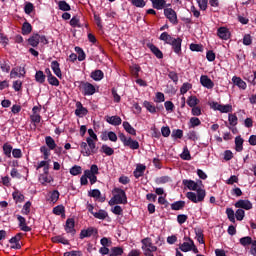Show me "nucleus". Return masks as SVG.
Listing matches in <instances>:
<instances>
[{"mask_svg":"<svg viewBox=\"0 0 256 256\" xmlns=\"http://www.w3.org/2000/svg\"><path fill=\"white\" fill-rule=\"evenodd\" d=\"M183 185L190 191H196V193H186V197L189 201H192V203H203V201H205L207 192L203 189V181L199 180L198 182H195L193 180H183Z\"/></svg>","mask_w":256,"mask_h":256,"instance_id":"obj_1","label":"nucleus"},{"mask_svg":"<svg viewBox=\"0 0 256 256\" xmlns=\"http://www.w3.org/2000/svg\"><path fill=\"white\" fill-rule=\"evenodd\" d=\"M113 197L109 201V205H127V194L121 188H114L112 191Z\"/></svg>","mask_w":256,"mask_h":256,"instance_id":"obj_2","label":"nucleus"},{"mask_svg":"<svg viewBox=\"0 0 256 256\" xmlns=\"http://www.w3.org/2000/svg\"><path fill=\"white\" fill-rule=\"evenodd\" d=\"M80 149L84 157H89L91 155H94V153H97V140L87 138L86 142H82L80 144Z\"/></svg>","mask_w":256,"mask_h":256,"instance_id":"obj_3","label":"nucleus"},{"mask_svg":"<svg viewBox=\"0 0 256 256\" xmlns=\"http://www.w3.org/2000/svg\"><path fill=\"white\" fill-rule=\"evenodd\" d=\"M179 249L183 251V253H189V251H193V253H199V249L195 246V242L189 237H184V242L180 244Z\"/></svg>","mask_w":256,"mask_h":256,"instance_id":"obj_4","label":"nucleus"},{"mask_svg":"<svg viewBox=\"0 0 256 256\" xmlns=\"http://www.w3.org/2000/svg\"><path fill=\"white\" fill-rule=\"evenodd\" d=\"M142 250L145 256H154L153 253L157 251V246L153 245L151 238H144L142 241Z\"/></svg>","mask_w":256,"mask_h":256,"instance_id":"obj_5","label":"nucleus"},{"mask_svg":"<svg viewBox=\"0 0 256 256\" xmlns=\"http://www.w3.org/2000/svg\"><path fill=\"white\" fill-rule=\"evenodd\" d=\"M119 139L123 143L124 147H129L130 149H139V142L137 140H132L131 137L125 136V134L120 133Z\"/></svg>","mask_w":256,"mask_h":256,"instance_id":"obj_6","label":"nucleus"},{"mask_svg":"<svg viewBox=\"0 0 256 256\" xmlns=\"http://www.w3.org/2000/svg\"><path fill=\"white\" fill-rule=\"evenodd\" d=\"M211 107L214 111H220V113H232L233 112V105L231 104H219L218 102H213Z\"/></svg>","mask_w":256,"mask_h":256,"instance_id":"obj_7","label":"nucleus"},{"mask_svg":"<svg viewBox=\"0 0 256 256\" xmlns=\"http://www.w3.org/2000/svg\"><path fill=\"white\" fill-rule=\"evenodd\" d=\"M164 15L165 17L172 23L173 25H177V12L173 10L172 8H166L164 9Z\"/></svg>","mask_w":256,"mask_h":256,"instance_id":"obj_8","label":"nucleus"},{"mask_svg":"<svg viewBox=\"0 0 256 256\" xmlns=\"http://www.w3.org/2000/svg\"><path fill=\"white\" fill-rule=\"evenodd\" d=\"M80 87L84 95H95V86L89 82H81Z\"/></svg>","mask_w":256,"mask_h":256,"instance_id":"obj_9","label":"nucleus"},{"mask_svg":"<svg viewBox=\"0 0 256 256\" xmlns=\"http://www.w3.org/2000/svg\"><path fill=\"white\" fill-rule=\"evenodd\" d=\"M237 209H245V211H251L253 209V203L249 200H238L235 203Z\"/></svg>","mask_w":256,"mask_h":256,"instance_id":"obj_10","label":"nucleus"},{"mask_svg":"<svg viewBox=\"0 0 256 256\" xmlns=\"http://www.w3.org/2000/svg\"><path fill=\"white\" fill-rule=\"evenodd\" d=\"M181 43H183V40L181 38H174L172 40V43H170L174 53L176 55H181Z\"/></svg>","mask_w":256,"mask_h":256,"instance_id":"obj_11","label":"nucleus"},{"mask_svg":"<svg viewBox=\"0 0 256 256\" xmlns=\"http://www.w3.org/2000/svg\"><path fill=\"white\" fill-rule=\"evenodd\" d=\"M200 83L206 89H213V87H215V83H213L211 81V79L209 78V76H207V75H202L200 77Z\"/></svg>","mask_w":256,"mask_h":256,"instance_id":"obj_12","label":"nucleus"},{"mask_svg":"<svg viewBox=\"0 0 256 256\" xmlns=\"http://www.w3.org/2000/svg\"><path fill=\"white\" fill-rule=\"evenodd\" d=\"M93 235H97V229L93 227H89L87 229L81 230L80 239H85L87 237H93Z\"/></svg>","mask_w":256,"mask_h":256,"instance_id":"obj_13","label":"nucleus"},{"mask_svg":"<svg viewBox=\"0 0 256 256\" xmlns=\"http://www.w3.org/2000/svg\"><path fill=\"white\" fill-rule=\"evenodd\" d=\"M217 35L220 39L227 41L231 37V32L226 27H220L217 30Z\"/></svg>","mask_w":256,"mask_h":256,"instance_id":"obj_14","label":"nucleus"},{"mask_svg":"<svg viewBox=\"0 0 256 256\" xmlns=\"http://www.w3.org/2000/svg\"><path fill=\"white\" fill-rule=\"evenodd\" d=\"M51 69H52L54 75H56V77H58V79H62L63 73L61 72V67H60L58 61L54 60L51 62Z\"/></svg>","mask_w":256,"mask_h":256,"instance_id":"obj_15","label":"nucleus"},{"mask_svg":"<svg viewBox=\"0 0 256 256\" xmlns=\"http://www.w3.org/2000/svg\"><path fill=\"white\" fill-rule=\"evenodd\" d=\"M87 113H89L87 108L83 107V104H81V102H77L75 115H77V117H85V115H87Z\"/></svg>","mask_w":256,"mask_h":256,"instance_id":"obj_16","label":"nucleus"},{"mask_svg":"<svg viewBox=\"0 0 256 256\" xmlns=\"http://www.w3.org/2000/svg\"><path fill=\"white\" fill-rule=\"evenodd\" d=\"M232 82L238 87L239 89H242L245 91L247 89V83L241 79V77L234 76L232 77Z\"/></svg>","mask_w":256,"mask_h":256,"instance_id":"obj_17","label":"nucleus"},{"mask_svg":"<svg viewBox=\"0 0 256 256\" xmlns=\"http://www.w3.org/2000/svg\"><path fill=\"white\" fill-rule=\"evenodd\" d=\"M17 219L19 221V227L21 231H25L26 233H28V231H31V227L27 226V220L25 219V217L18 215Z\"/></svg>","mask_w":256,"mask_h":256,"instance_id":"obj_18","label":"nucleus"},{"mask_svg":"<svg viewBox=\"0 0 256 256\" xmlns=\"http://www.w3.org/2000/svg\"><path fill=\"white\" fill-rule=\"evenodd\" d=\"M65 231L66 233H75V220L73 218L66 220Z\"/></svg>","mask_w":256,"mask_h":256,"instance_id":"obj_19","label":"nucleus"},{"mask_svg":"<svg viewBox=\"0 0 256 256\" xmlns=\"http://www.w3.org/2000/svg\"><path fill=\"white\" fill-rule=\"evenodd\" d=\"M39 182L41 185H47V183H53V177L49 176V173H43L39 175Z\"/></svg>","mask_w":256,"mask_h":256,"instance_id":"obj_20","label":"nucleus"},{"mask_svg":"<svg viewBox=\"0 0 256 256\" xmlns=\"http://www.w3.org/2000/svg\"><path fill=\"white\" fill-rule=\"evenodd\" d=\"M106 121L107 123H109L110 125H114L115 127H117V125H121V117L119 116H106Z\"/></svg>","mask_w":256,"mask_h":256,"instance_id":"obj_21","label":"nucleus"},{"mask_svg":"<svg viewBox=\"0 0 256 256\" xmlns=\"http://www.w3.org/2000/svg\"><path fill=\"white\" fill-rule=\"evenodd\" d=\"M147 47L150 49V51L157 57V59H163V52L157 46L153 44H148Z\"/></svg>","mask_w":256,"mask_h":256,"instance_id":"obj_22","label":"nucleus"},{"mask_svg":"<svg viewBox=\"0 0 256 256\" xmlns=\"http://www.w3.org/2000/svg\"><path fill=\"white\" fill-rule=\"evenodd\" d=\"M39 169H43L44 173H49V160L38 162L36 165V171H39Z\"/></svg>","mask_w":256,"mask_h":256,"instance_id":"obj_23","label":"nucleus"},{"mask_svg":"<svg viewBox=\"0 0 256 256\" xmlns=\"http://www.w3.org/2000/svg\"><path fill=\"white\" fill-rule=\"evenodd\" d=\"M154 9H165L167 2L165 0H150Z\"/></svg>","mask_w":256,"mask_h":256,"instance_id":"obj_24","label":"nucleus"},{"mask_svg":"<svg viewBox=\"0 0 256 256\" xmlns=\"http://www.w3.org/2000/svg\"><path fill=\"white\" fill-rule=\"evenodd\" d=\"M160 41H164V43H166L167 45H171L172 41L175 39L173 36H171V34L167 33V32H163L160 37H159Z\"/></svg>","mask_w":256,"mask_h":256,"instance_id":"obj_25","label":"nucleus"},{"mask_svg":"<svg viewBox=\"0 0 256 256\" xmlns=\"http://www.w3.org/2000/svg\"><path fill=\"white\" fill-rule=\"evenodd\" d=\"M145 165L140 164L137 165L136 169L134 170V177H136V179H139V177H143V174L145 173Z\"/></svg>","mask_w":256,"mask_h":256,"instance_id":"obj_26","label":"nucleus"},{"mask_svg":"<svg viewBox=\"0 0 256 256\" xmlns=\"http://www.w3.org/2000/svg\"><path fill=\"white\" fill-rule=\"evenodd\" d=\"M90 77L94 81H101L105 77V74L101 70H95L91 73Z\"/></svg>","mask_w":256,"mask_h":256,"instance_id":"obj_27","label":"nucleus"},{"mask_svg":"<svg viewBox=\"0 0 256 256\" xmlns=\"http://www.w3.org/2000/svg\"><path fill=\"white\" fill-rule=\"evenodd\" d=\"M39 39H41V35L34 34L28 39V43L31 47H37L39 45Z\"/></svg>","mask_w":256,"mask_h":256,"instance_id":"obj_28","label":"nucleus"},{"mask_svg":"<svg viewBox=\"0 0 256 256\" xmlns=\"http://www.w3.org/2000/svg\"><path fill=\"white\" fill-rule=\"evenodd\" d=\"M12 196L16 203H23L25 201V196L19 190L14 191Z\"/></svg>","mask_w":256,"mask_h":256,"instance_id":"obj_29","label":"nucleus"},{"mask_svg":"<svg viewBox=\"0 0 256 256\" xmlns=\"http://www.w3.org/2000/svg\"><path fill=\"white\" fill-rule=\"evenodd\" d=\"M123 128L127 133H129V135H137V131L133 126H131V124H129V122H123Z\"/></svg>","mask_w":256,"mask_h":256,"instance_id":"obj_30","label":"nucleus"},{"mask_svg":"<svg viewBox=\"0 0 256 256\" xmlns=\"http://www.w3.org/2000/svg\"><path fill=\"white\" fill-rule=\"evenodd\" d=\"M123 253H124L123 248L119 247V246L112 247L110 249V256H121V255H123Z\"/></svg>","mask_w":256,"mask_h":256,"instance_id":"obj_31","label":"nucleus"},{"mask_svg":"<svg viewBox=\"0 0 256 256\" xmlns=\"http://www.w3.org/2000/svg\"><path fill=\"white\" fill-rule=\"evenodd\" d=\"M93 216L95 217V219L105 220L107 219L109 214L105 210H99L98 212L93 213Z\"/></svg>","mask_w":256,"mask_h":256,"instance_id":"obj_32","label":"nucleus"},{"mask_svg":"<svg viewBox=\"0 0 256 256\" xmlns=\"http://www.w3.org/2000/svg\"><path fill=\"white\" fill-rule=\"evenodd\" d=\"M3 153L6 157L11 158V153H13V146L9 143L3 145Z\"/></svg>","mask_w":256,"mask_h":256,"instance_id":"obj_33","label":"nucleus"},{"mask_svg":"<svg viewBox=\"0 0 256 256\" xmlns=\"http://www.w3.org/2000/svg\"><path fill=\"white\" fill-rule=\"evenodd\" d=\"M101 151H102V153H104L108 157H111V155H113L115 153V150L113 148L109 147L106 144L102 145Z\"/></svg>","mask_w":256,"mask_h":256,"instance_id":"obj_34","label":"nucleus"},{"mask_svg":"<svg viewBox=\"0 0 256 256\" xmlns=\"http://www.w3.org/2000/svg\"><path fill=\"white\" fill-rule=\"evenodd\" d=\"M243 138L241 136H238L235 138V146H236V151L240 153V151H243Z\"/></svg>","mask_w":256,"mask_h":256,"instance_id":"obj_35","label":"nucleus"},{"mask_svg":"<svg viewBox=\"0 0 256 256\" xmlns=\"http://www.w3.org/2000/svg\"><path fill=\"white\" fill-rule=\"evenodd\" d=\"M33 31V27L29 22H24L22 25V34L23 35H29Z\"/></svg>","mask_w":256,"mask_h":256,"instance_id":"obj_36","label":"nucleus"},{"mask_svg":"<svg viewBox=\"0 0 256 256\" xmlns=\"http://www.w3.org/2000/svg\"><path fill=\"white\" fill-rule=\"evenodd\" d=\"M185 207V201H177L171 204V209L173 211H181Z\"/></svg>","mask_w":256,"mask_h":256,"instance_id":"obj_37","label":"nucleus"},{"mask_svg":"<svg viewBox=\"0 0 256 256\" xmlns=\"http://www.w3.org/2000/svg\"><path fill=\"white\" fill-rule=\"evenodd\" d=\"M85 175H99V167L94 164L90 167V170L84 171Z\"/></svg>","mask_w":256,"mask_h":256,"instance_id":"obj_38","label":"nucleus"},{"mask_svg":"<svg viewBox=\"0 0 256 256\" xmlns=\"http://www.w3.org/2000/svg\"><path fill=\"white\" fill-rule=\"evenodd\" d=\"M187 105H189L191 108L197 107V105H199V100L196 96H190L187 99Z\"/></svg>","mask_w":256,"mask_h":256,"instance_id":"obj_39","label":"nucleus"},{"mask_svg":"<svg viewBox=\"0 0 256 256\" xmlns=\"http://www.w3.org/2000/svg\"><path fill=\"white\" fill-rule=\"evenodd\" d=\"M45 141H46L47 147H49V149H51L52 151H53V149H55V147H57L55 140L51 136H47L45 138Z\"/></svg>","mask_w":256,"mask_h":256,"instance_id":"obj_40","label":"nucleus"},{"mask_svg":"<svg viewBox=\"0 0 256 256\" xmlns=\"http://www.w3.org/2000/svg\"><path fill=\"white\" fill-rule=\"evenodd\" d=\"M58 7L60 11H71V6L65 0L59 1Z\"/></svg>","mask_w":256,"mask_h":256,"instance_id":"obj_41","label":"nucleus"},{"mask_svg":"<svg viewBox=\"0 0 256 256\" xmlns=\"http://www.w3.org/2000/svg\"><path fill=\"white\" fill-rule=\"evenodd\" d=\"M35 80L37 81V83H45V74L43 73V71H37L35 74Z\"/></svg>","mask_w":256,"mask_h":256,"instance_id":"obj_42","label":"nucleus"},{"mask_svg":"<svg viewBox=\"0 0 256 256\" xmlns=\"http://www.w3.org/2000/svg\"><path fill=\"white\" fill-rule=\"evenodd\" d=\"M81 173H83L81 166L75 165L70 169V174L73 176L81 175Z\"/></svg>","mask_w":256,"mask_h":256,"instance_id":"obj_43","label":"nucleus"},{"mask_svg":"<svg viewBox=\"0 0 256 256\" xmlns=\"http://www.w3.org/2000/svg\"><path fill=\"white\" fill-rule=\"evenodd\" d=\"M228 122H229V125H231V127L237 126V123H238L237 115L236 114H229L228 115Z\"/></svg>","mask_w":256,"mask_h":256,"instance_id":"obj_44","label":"nucleus"},{"mask_svg":"<svg viewBox=\"0 0 256 256\" xmlns=\"http://www.w3.org/2000/svg\"><path fill=\"white\" fill-rule=\"evenodd\" d=\"M143 105L149 113H157V108H155V105L151 104V102L144 101Z\"/></svg>","mask_w":256,"mask_h":256,"instance_id":"obj_45","label":"nucleus"},{"mask_svg":"<svg viewBox=\"0 0 256 256\" xmlns=\"http://www.w3.org/2000/svg\"><path fill=\"white\" fill-rule=\"evenodd\" d=\"M53 243H62V245H69V240L61 236H55L52 238Z\"/></svg>","mask_w":256,"mask_h":256,"instance_id":"obj_46","label":"nucleus"},{"mask_svg":"<svg viewBox=\"0 0 256 256\" xmlns=\"http://www.w3.org/2000/svg\"><path fill=\"white\" fill-rule=\"evenodd\" d=\"M192 87H193V85H191V83H189V82L184 83L180 88L181 95H185V93H187V91L191 90Z\"/></svg>","mask_w":256,"mask_h":256,"instance_id":"obj_47","label":"nucleus"},{"mask_svg":"<svg viewBox=\"0 0 256 256\" xmlns=\"http://www.w3.org/2000/svg\"><path fill=\"white\" fill-rule=\"evenodd\" d=\"M226 215L231 223H235V211H233V208H227Z\"/></svg>","mask_w":256,"mask_h":256,"instance_id":"obj_48","label":"nucleus"},{"mask_svg":"<svg viewBox=\"0 0 256 256\" xmlns=\"http://www.w3.org/2000/svg\"><path fill=\"white\" fill-rule=\"evenodd\" d=\"M199 125H201V120H199V118L197 117L190 118V121H189L190 127L195 128V127H199Z\"/></svg>","mask_w":256,"mask_h":256,"instance_id":"obj_49","label":"nucleus"},{"mask_svg":"<svg viewBox=\"0 0 256 256\" xmlns=\"http://www.w3.org/2000/svg\"><path fill=\"white\" fill-rule=\"evenodd\" d=\"M180 157L184 161H191V153L189 152V149L184 148V151L181 153Z\"/></svg>","mask_w":256,"mask_h":256,"instance_id":"obj_50","label":"nucleus"},{"mask_svg":"<svg viewBox=\"0 0 256 256\" xmlns=\"http://www.w3.org/2000/svg\"><path fill=\"white\" fill-rule=\"evenodd\" d=\"M131 3H132V5H134V7H138L140 9H143V7H145V5H147L145 0H131Z\"/></svg>","mask_w":256,"mask_h":256,"instance_id":"obj_51","label":"nucleus"},{"mask_svg":"<svg viewBox=\"0 0 256 256\" xmlns=\"http://www.w3.org/2000/svg\"><path fill=\"white\" fill-rule=\"evenodd\" d=\"M35 9V6H33V3L28 2L25 4L24 11L26 15H31L33 13V10Z\"/></svg>","mask_w":256,"mask_h":256,"instance_id":"obj_52","label":"nucleus"},{"mask_svg":"<svg viewBox=\"0 0 256 256\" xmlns=\"http://www.w3.org/2000/svg\"><path fill=\"white\" fill-rule=\"evenodd\" d=\"M31 213V202H26L22 208L23 215H29Z\"/></svg>","mask_w":256,"mask_h":256,"instance_id":"obj_53","label":"nucleus"},{"mask_svg":"<svg viewBox=\"0 0 256 256\" xmlns=\"http://www.w3.org/2000/svg\"><path fill=\"white\" fill-rule=\"evenodd\" d=\"M235 217L237 221H243V219L245 218V210L238 209L235 213Z\"/></svg>","mask_w":256,"mask_h":256,"instance_id":"obj_54","label":"nucleus"},{"mask_svg":"<svg viewBox=\"0 0 256 256\" xmlns=\"http://www.w3.org/2000/svg\"><path fill=\"white\" fill-rule=\"evenodd\" d=\"M59 191L54 190L50 194V201L51 203H55L56 201H59Z\"/></svg>","mask_w":256,"mask_h":256,"instance_id":"obj_55","label":"nucleus"},{"mask_svg":"<svg viewBox=\"0 0 256 256\" xmlns=\"http://www.w3.org/2000/svg\"><path fill=\"white\" fill-rule=\"evenodd\" d=\"M54 215H63L65 213V207L59 205L53 208Z\"/></svg>","mask_w":256,"mask_h":256,"instance_id":"obj_56","label":"nucleus"},{"mask_svg":"<svg viewBox=\"0 0 256 256\" xmlns=\"http://www.w3.org/2000/svg\"><path fill=\"white\" fill-rule=\"evenodd\" d=\"M48 83L54 87H59V79L53 75L48 78Z\"/></svg>","mask_w":256,"mask_h":256,"instance_id":"obj_57","label":"nucleus"},{"mask_svg":"<svg viewBox=\"0 0 256 256\" xmlns=\"http://www.w3.org/2000/svg\"><path fill=\"white\" fill-rule=\"evenodd\" d=\"M240 243L243 245V247H246V245H251L252 239L251 237L246 236L240 239Z\"/></svg>","mask_w":256,"mask_h":256,"instance_id":"obj_58","label":"nucleus"},{"mask_svg":"<svg viewBox=\"0 0 256 256\" xmlns=\"http://www.w3.org/2000/svg\"><path fill=\"white\" fill-rule=\"evenodd\" d=\"M88 195L90 197H94L95 199H99V197H101V191H99L98 189H94L88 192Z\"/></svg>","mask_w":256,"mask_h":256,"instance_id":"obj_59","label":"nucleus"},{"mask_svg":"<svg viewBox=\"0 0 256 256\" xmlns=\"http://www.w3.org/2000/svg\"><path fill=\"white\" fill-rule=\"evenodd\" d=\"M172 137H174V139H181L183 137V130L181 129L173 130Z\"/></svg>","mask_w":256,"mask_h":256,"instance_id":"obj_60","label":"nucleus"},{"mask_svg":"<svg viewBox=\"0 0 256 256\" xmlns=\"http://www.w3.org/2000/svg\"><path fill=\"white\" fill-rule=\"evenodd\" d=\"M111 239L104 237L100 240V244L102 245V247H111Z\"/></svg>","mask_w":256,"mask_h":256,"instance_id":"obj_61","label":"nucleus"},{"mask_svg":"<svg viewBox=\"0 0 256 256\" xmlns=\"http://www.w3.org/2000/svg\"><path fill=\"white\" fill-rule=\"evenodd\" d=\"M112 213H114V215H123V208L119 205L114 206L112 208Z\"/></svg>","mask_w":256,"mask_h":256,"instance_id":"obj_62","label":"nucleus"},{"mask_svg":"<svg viewBox=\"0 0 256 256\" xmlns=\"http://www.w3.org/2000/svg\"><path fill=\"white\" fill-rule=\"evenodd\" d=\"M190 49L192 51L201 52V51H203V45H201V44H190Z\"/></svg>","mask_w":256,"mask_h":256,"instance_id":"obj_63","label":"nucleus"},{"mask_svg":"<svg viewBox=\"0 0 256 256\" xmlns=\"http://www.w3.org/2000/svg\"><path fill=\"white\" fill-rule=\"evenodd\" d=\"M64 256H83V253L81 251L72 250L70 252H65Z\"/></svg>","mask_w":256,"mask_h":256,"instance_id":"obj_64","label":"nucleus"}]
</instances>
